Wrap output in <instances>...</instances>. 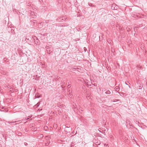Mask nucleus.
<instances>
[{"label": "nucleus", "mask_w": 147, "mask_h": 147, "mask_svg": "<svg viewBox=\"0 0 147 147\" xmlns=\"http://www.w3.org/2000/svg\"><path fill=\"white\" fill-rule=\"evenodd\" d=\"M31 24L32 25H33V26H38L39 28H40L41 27H39V25H41L42 23H41L39 24H38V23L36 22V20H33L30 21Z\"/></svg>", "instance_id": "nucleus-1"}, {"label": "nucleus", "mask_w": 147, "mask_h": 147, "mask_svg": "<svg viewBox=\"0 0 147 147\" xmlns=\"http://www.w3.org/2000/svg\"><path fill=\"white\" fill-rule=\"evenodd\" d=\"M46 51L47 52L48 54H50L51 52H52L53 51V49L51 46L49 47L48 46H46Z\"/></svg>", "instance_id": "nucleus-2"}, {"label": "nucleus", "mask_w": 147, "mask_h": 147, "mask_svg": "<svg viewBox=\"0 0 147 147\" xmlns=\"http://www.w3.org/2000/svg\"><path fill=\"white\" fill-rule=\"evenodd\" d=\"M111 7L112 10H117L118 7L115 3H113L111 6Z\"/></svg>", "instance_id": "nucleus-3"}, {"label": "nucleus", "mask_w": 147, "mask_h": 147, "mask_svg": "<svg viewBox=\"0 0 147 147\" xmlns=\"http://www.w3.org/2000/svg\"><path fill=\"white\" fill-rule=\"evenodd\" d=\"M30 41H31V40H32V41H34V42H35V43L36 44H38V42H39V41L38 40H37V37H35L34 39L33 38V37H30Z\"/></svg>", "instance_id": "nucleus-4"}, {"label": "nucleus", "mask_w": 147, "mask_h": 147, "mask_svg": "<svg viewBox=\"0 0 147 147\" xmlns=\"http://www.w3.org/2000/svg\"><path fill=\"white\" fill-rule=\"evenodd\" d=\"M72 108L74 109V112H76L77 110V109H76L77 106L75 103H73L72 104Z\"/></svg>", "instance_id": "nucleus-5"}, {"label": "nucleus", "mask_w": 147, "mask_h": 147, "mask_svg": "<svg viewBox=\"0 0 147 147\" xmlns=\"http://www.w3.org/2000/svg\"><path fill=\"white\" fill-rule=\"evenodd\" d=\"M43 137V136L42 134H40L37 136V138L39 139H42Z\"/></svg>", "instance_id": "nucleus-6"}, {"label": "nucleus", "mask_w": 147, "mask_h": 147, "mask_svg": "<svg viewBox=\"0 0 147 147\" xmlns=\"http://www.w3.org/2000/svg\"><path fill=\"white\" fill-rule=\"evenodd\" d=\"M60 21L61 22H63V21H66L67 20V19L66 18H65V17H61V18H60Z\"/></svg>", "instance_id": "nucleus-7"}, {"label": "nucleus", "mask_w": 147, "mask_h": 147, "mask_svg": "<svg viewBox=\"0 0 147 147\" xmlns=\"http://www.w3.org/2000/svg\"><path fill=\"white\" fill-rule=\"evenodd\" d=\"M126 124H127V127L128 125L129 126H131V125H130V122L129 120H127L126 122Z\"/></svg>", "instance_id": "nucleus-8"}, {"label": "nucleus", "mask_w": 147, "mask_h": 147, "mask_svg": "<svg viewBox=\"0 0 147 147\" xmlns=\"http://www.w3.org/2000/svg\"><path fill=\"white\" fill-rule=\"evenodd\" d=\"M39 2L41 4H43L45 2V0H39Z\"/></svg>", "instance_id": "nucleus-9"}, {"label": "nucleus", "mask_w": 147, "mask_h": 147, "mask_svg": "<svg viewBox=\"0 0 147 147\" xmlns=\"http://www.w3.org/2000/svg\"><path fill=\"white\" fill-rule=\"evenodd\" d=\"M13 28H12L11 27H8L7 28V30H8V32H9L10 30H11Z\"/></svg>", "instance_id": "nucleus-10"}, {"label": "nucleus", "mask_w": 147, "mask_h": 147, "mask_svg": "<svg viewBox=\"0 0 147 147\" xmlns=\"http://www.w3.org/2000/svg\"><path fill=\"white\" fill-rule=\"evenodd\" d=\"M69 97L71 99H72L73 97V95L70 93V94H68Z\"/></svg>", "instance_id": "nucleus-11"}, {"label": "nucleus", "mask_w": 147, "mask_h": 147, "mask_svg": "<svg viewBox=\"0 0 147 147\" xmlns=\"http://www.w3.org/2000/svg\"><path fill=\"white\" fill-rule=\"evenodd\" d=\"M88 5L90 6L91 7H95V5H93L91 3H89Z\"/></svg>", "instance_id": "nucleus-12"}, {"label": "nucleus", "mask_w": 147, "mask_h": 147, "mask_svg": "<svg viewBox=\"0 0 147 147\" xmlns=\"http://www.w3.org/2000/svg\"><path fill=\"white\" fill-rule=\"evenodd\" d=\"M11 32L12 34H14V31L13 29H12L11 30H10V32Z\"/></svg>", "instance_id": "nucleus-13"}, {"label": "nucleus", "mask_w": 147, "mask_h": 147, "mask_svg": "<svg viewBox=\"0 0 147 147\" xmlns=\"http://www.w3.org/2000/svg\"><path fill=\"white\" fill-rule=\"evenodd\" d=\"M66 127L69 128V130H67L69 131V132H70V131H71V128H70V127Z\"/></svg>", "instance_id": "nucleus-14"}, {"label": "nucleus", "mask_w": 147, "mask_h": 147, "mask_svg": "<svg viewBox=\"0 0 147 147\" xmlns=\"http://www.w3.org/2000/svg\"><path fill=\"white\" fill-rule=\"evenodd\" d=\"M116 90L117 91H119V90L120 88L118 87H116L115 88Z\"/></svg>", "instance_id": "nucleus-15"}, {"label": "nucleus", "mask_w": 147, "mask_h": 147, "mask_svg": "<svg viewBox=\"0 0 147 147\" xmlns=\"http://www.w3.org/2000/svg\"><path fill=\"white\" fill-rule=\"evenodd\" d=\"M10 89L11 90L9 91L11 92H13L15 91V89H14L13 88H10Z\"/></svg>", "instance_id": "nucleus-16"}, {"label": "nucleus", "mask_w": 147, "mask_h": 147, "mask_svg": "<svg viewBox=\"0 0 147 147\" xmlns=\"http://www.w3.org/2000/svg\"><path fill=\"white\" fill-rule=\"evenodd\" d=\"M68 92L67 93L68 94H70V93H71V91L70 89L69 90L68 89Z\"/></svg>", "instance_id": "nucleus-17"}, {"label": "nucleus", "mask_w": 147, "mask_h": 147, "mask_svg": "<svg viewBox=\"0 0 147 147\" xmlns=\"http://www.w3.org/2000/svg\"><path fill=\"white\" fill-rule=\"evenodd\" d=\"M107 94H109L111 93V92L109 90H108L107 91L105 92V93Z\"/></svg>", "instance_id": "nucleus-18"}, {"label": "nucleus", "mask_w": 147, "mask_h": 147, "mask_svg": "<svg viewBox=\"0 0 147 147\" xmlns=\"http://www.w3.org/2000/svg\"><path fill=\"white\" fill-rule=\"evenodd\" d=\"M24 39L26 42H29L28 41L29 40V38H26V37H24Z\"/></svg>", "instance_id": "nucleus-19"}, {"label": "nucleus", "mask_w": 147, "mask_h": 147, "mask_svg": "<svg viewBox=\"0 0 147 147\" xmlns=\"http://www.w3.org/2000/svg\"><path fill=\"white\" fill-rule=\"evenodd\" d=\"M36 129H37L36 128H33L32 129V130L33 131H36Z\"/></svg>", "instance_id": "nucleus-20"}, {"label": "nucleus", "mask_w": 147, "mask_h": 147, "mask_svg": "<svg viewBox=\"0 0 147 147\" xmlns=\"http://www.w3.org/2000/svg\"><path fill=\"white\" fill-rule=\"evenodd\" d=\"M39 105V103H37L36 105H35V107H38Z\"/></svg>", "instance_id": "nucleus-21"}, {"label": "nucleus", "mask_w": 147, "mask_h": 147, "mask_svg": "<svg viewBox=\"0 0 147 147\" xmlns=\"http://www.w3.org/2000/svg\"><path fill=\"white\" fill-rule=\"evenodd\" d=\"M48 33H46V34H43L42 35L43 36H48L47 35H48Z\"/></svg>", "instance_id": "nucleus-22"}, {"label": "nucleus", "mask_w": 147, "mask_h": 147, "mask_svg": "<svg viewBox=\"0 0 147 147\" xmlns=\"http://www.w3.org/2000/svg\"><path fill=\"white\" fill-rule=\"evenodd\" d=\"M47 128H48L46 126H44V129L46 131L47 129Z\"/></svg>", "instance_id": "nucleus-23"}, {"label": "nucleus", "mask_w": 147, "mask_h": 147, "mask_svg": "<svg viewBox=\"0 0 147 147\" xmlns=\"http://www.w3.org/2000/svg\"><path fill=\"white\" fill-rule=\"evenodd\" d=\"M83 111V110H82V109H79V112H80V113H82V112Z\"/></svg>", "instance_id": "nucleus-24"}, {"label": "nucleus", "mask_w": 147, "mask_h": 147, "mask_svg": "<svg viewBox=\"0 0 147 147\" xmlns=\"http://www.w3.org/2000/svg\"><path fill=\"white\" fill-rule=\"evenodd\" d=\"M29 117L28 118H25V119H24L25 120H26L29 119L31 117V116H28V117Z\"/></svg>", "instance_id": "nucleus-25"}, {"label": "nucleus", "mask_w": 147, "mask_h": 147, "mask_svg": "<svg viewBox=\"0 0 147 147\" xmlns=\"http://www.w3.org/2000/svg\"><path fill=\"white\" fill-rule=\"evenodd\" d=\"M49 144V142H47V143H45V146H48Z\"/></svg>", "instance_id": "nucleus-26"}, {"label": "nucleus", "mask_w": 147, "mask_h": 147, "mask_svg": "<svg viewBox=\"0 0 147 147\" xmlns=\"http://www.w3.org/2000/svg\"><path fill=\"white\" fill-rule=\"evenodd\" d=\"M71 86H70V85H68L67 86V88H69Z\"/></svg>", "instance_id": "nucleus-27"}, {"label": "nucleus", "mask_w": 147, "mask_h": 147, "mask_svg": "<svg viewBox=\"0 0 147 147\" xmlns=\"http://www.w3.org/2000/svg\"><path fill=\"white\" fill-rule=\"evenodd\" d=\"M84 51H86V48L85 47H84Z\"/></svg>", "instance_id": "nucleus-28"}, {"label": "nucleus", "mask_w": 147, "mask_h": 147, "mask_svg": "<svg viewBox=\"0 0 147 147\" xmlns=\"http://www.w3.org/2000/svg\"><path fill=\"white\" fill-rule=\"evenodd\" d=\"M4 109V107H1L0 108V110H1V109Z\"/></svg>", "instance_id": "nucleus-29"}, {"label": "nucleus", "mask_w": 147, "mask_h": 147, "mask_svg": "<svg viewBox=\"0 0 147 147\" xmlns=\"http://www.w3.org/2000/svg\"><path fill=\"white\" fill-rule=\"evenodd\" d=\"M24 145H25V146H27L28 145V144L27 143H26V142H25L24 143Z\"/></svg>", "instance_id": "nucleus-30"}, {"label": "nucleus", "mask_w": 147, "mask_h": 147, "mask_svg": "<svg viewBox=\"0 0 147 147\" xmlns=\"http://www.w3.org/2000/svg\"><path fill=\"white\" fill-rule=\"evenodd\" d=\"M142 88V87L141 86L139 87V89H141Z\"/></svg>", "instance_id": "nucleus-31"}, {"label": "nucleus", "mask_w": 147, "mask_h": 147, "mask_svg": "<svg viewBox=\"0 0 147 147\" xmlns=\"http://www.w3.org/2000/svg\"><path fill=\"white\" fill-rule=\"evenodd\" d=\"M42 109H38V111H40V110H42Z\"/></svg>", "instance_id": "nucleus-32"}, {"label": "nucleus", "mask_w": 147, "mask_h": 147, "mask_svg": "<svg viewBox=\"0 0 147 147\" xmlns=\"http://www.w3.org/2000/svg\"><path fill=\"white\" fill-rule=\"evenodd\" d=\"M127 30L128 31L129 30L130 31L131 30L129 28H128V30L127 29Z\"/></svg>", "instance_id": "nucleus-33"}, {"label": "nucleus", "mask_w": 147, "mask_h": 147, "mask_svg": "<svg viewBox=\"0 0 147 147\" xmlns=\"http://www.w3.org/2000/svg\"><path fill=\"white\" fill-rule=\"evenodd\" d=\"M146 28V29H147V26H146L145 27V28Z\"/></svg>", "instance_id": "nucleus-34"}, {"label": "nucleus", "mask_w": 147, "mask_h": 147, "mask_svg": "<svg viewBox=\"0 0 147 147\" xmlns=\"http://www.w3.org/2000/svg\"><path fill=\"white\" fill-rule=\"evenodd\" d=\"M136 28H136V27H135L134 28V30H135V29H136Z\"/></svg>", "instance_id": "nucleus-35"}, {"label": "nucleus", "mask_w": 147, "mask_h": 147, "mask_svg": "<svg viewBox=\"0 0 147 147\" xmlns=\"http://www.w3.org/2000/svg\"><path fill=\"white\" fill-rule=\"evenodd\" d=\"M99 40H100V37H99Z\"/></svg>", "instance_id": "nucleus-36"}, {"label": "nucleus", "mask_w": 147, "mask_h": 147, "mask_svg": "<svg viewBox=\"0 0 147 147\" xmlns=\"http://www.w3.org/2000/svg\"><path fill=\"white\" fill-rule=\"evenodd\" d=\"M45 137H46H46H48V136H46Z\"/></svg>", "instance_id": "nucleus-37"}, {"label": "nucleus", "mask_w": 147, "mask_h": 147, "mask_svg": "<svg viewBox=\"0 0 147 147\" xmlns=\"http://www.w3.org/2000/svg\"><path fill=\"white\" fill-rule=\"evenodd\" d=\"M119 29H120V28L119 27Z\"/></svg>", "instance_id": "nucleus-38"}, {"label": "nucleus", "mask_w": 147, "mask_h": 147, "mask_svg": "<svg viewBox=\"0 0 147 147\" xmlns=\"http://www.w3.org/2000/svg\"><path fill=\"white\" fill-rule=\"evenodd\" d=\"M1 111H4V110H1Z\"/></svg>", "instance_id": "nucleus-39"}, {"label": "nucleus", "mask_w": 147, "mask_h": 147, "mask_svg": "<svg viewBox=\"0 0 147 147\" xmlns=\"http://www.w3.org/2000/svg\"><path fill=\"white\" fill-rule=\"evenodd\" d=\"M129 88H130V87L129 86Z\"/></svg>", "instance_id": "nucleus-40"}, {"label": "nucleus", "mask_w": 147, "mask_h": 147, "mask_svg": "<svg viewBox=\"0 0 147 147\" xmlns=\"http://www.w3.org/2000/svg\"><path fill=\"white\" fill-rule=\"evenodd\" d=\"M34 37H35L36 36H34Z\"/></svg>", "instance_id": "nucleus-41"}, {"label": "nucleus", "mask_w": 147, "mask_h": 147, "mask_svg": "<svg viewBox=\"0 0 147 147\" xmlns=\"http://www.w3.org/2000/svg\"><path fill=\"white\" fill-rule=\"evenodd\" d=\"M139 27H141V26H139Z\"/></svg>", "instance_id": "nucleus-42"}, {"label": "nucleus", "mask_w": 147, "mask_h": 147, "mask_svg": "<svg viewBox=\"0 0 147 147\" xmlns=\"http://www.w3.org/2000/svg\"><path fill=\"white\" fill-rule=\"evenodd\" d=\"M146 38H147V37H146Z\"/></svg>", "instance_id": "nucleus-43"}]
</instances>
